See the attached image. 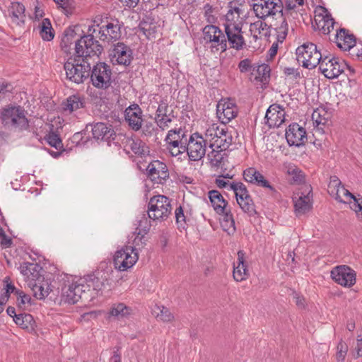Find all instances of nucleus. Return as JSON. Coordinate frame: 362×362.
<instances>
[{
    "label": "nucleus",
    "mask_w": 362,
    "mask_h": 362,
    "mask_svg": "<svg viewBox=\"0 0 362 362\" xmlns=\"http://www.w3.org/2000/svg\"><path fill=\"white\" fill-rule=\"evenodd\" d=\"M95 32V25H90L88 27V34L78 35L79 39L75 41V52L78 57L87 60L88 57H98L102 53L103 47L93 36Z\"/></svg>",
    "instance_id": "obj_1"
},
{
    "label": "nucleus",
    "mask_w": 362,
    "mask_h": 362,
    "mask_svg": "<svg viewBox=\"0 0 362 362\" xmlns=\"http://www.w3.org/2000/svg\"><path fill=\"white\" fill-rule=\"evenodd\" d=\"M66 78L79 84L83 83L90 76V65L86 59H69L64 65Z\"/></svg>",
    "instance_id": "obj_2"
},
{
    "label": "nucleus",
    "mask_w": 362,
    "mask_h": 362,
    "mask_svg": "<svg viewBox=\"0 0 362 362\" xmlns=\"http://www.w3.org/2000/svg\"><path fill=\"white\" fill-rule=\"evenodd\" d=\"M206 141H209V147L226 151L233 142L232 134L226 127H219L214 124L205 132Z\"/></svg>",
    "instance_id": "obj_3"
},
{
    "label": "nucleus",
    "mask_w": 362,
    "mask_h": 362,
    "mask_svg": "<svg viewBox=\"0 0 362 362\" xmlns=\"http://www.w3.org/2000/svg\"><path fill=\"white\" fill-rule=\"evenodd\" d=\"M297 61L304 68L313 69L320 65L324 57L313 42H306L296 49Z\"/></svg>",
    "instance_id": "obj_4"
},
{
    "label": "nucleus",
    "mask_w": 362,
    "mask_h": 362,
    "mask_svg": "<svg viewBox=\"0 0 362 362\" xmlns=\"http://www.w3.org/2000/svg\"><path fill=\"white\" fill-rule=\"evenodd\" d=\"M172 211L170 199L164 195L151 197L148 204L147 214L148 218L153 221L166 220Z\"/></svg>",
    "instance_id": "obj_5"
},
{
    "label": "nucleus",
    "mask_w": 362,
    "mask_h": 362,
    "mask_svg": "<svg viewBox=\"0 0 362 362\" xmlns=\"http://www.w3.org/2000/svg\"><path fill=\"white\" fill-rule=\"evenodd\" d=\"M320 69L327 78H336L340 74L348 71L350 74L354 73V69L349 66L346 62L339 57L326 56L320 64Z\"/></svg>",
    "instance_id": "obj_6"
},
{
    "label": "nucleus",
    "mask_w": 362,
    "mask_h": 362,
    "mask_svg": "<svg viewBox=\"0 0 362 362\" xmlns=\"http://www.w3.org/2000/svg\"><path fill=\"white\" fill-rule=\"evenodd\" d=\"M99 28L97 30L98 33V38L107 43L117 41L122 36L121 28L123 23L117 18L112 17H106L105 21H102V25H96Z\"/></svg>",
    "instance_id": "obj_7"
},
{
    "label": "nucleus",
    "mask_w": 362,
    "mask_h": 362,
    "mask_svg": "<svg viewBox=\"0 0 362 362\" xmlns=\"http://www.w3.org/2000/svg\"><path fill=\"white\" fill-rule=\"evenodd\" d=\"M25 114V110L21 106L8 107L3 110L1 119L5 125L23 130L28 127V120Z\"/></svg>",
    "instance_id": "obj_8"
},
{
    "label": "nucleus",
    "mask_w": 362,
    "mask_h": 362,
    "mask_svg": "<svg viewBox=\"0 0 362 362\" xmlns=\"http://www.w3.org/2000/svg\"><path fill=\"white\" fill-rule=\"evenodd\" d=\"M112 71L110 65L98 62L90 69V78L93 86L106 90L112 85Z\"/></svg>",
    "instance_id": "obj_9"
},
{
    "label": "nucleus",
    "mask_w": 362,
    "mask_h": 362,
    "mask_svg": "<svg viewBox=\"0 0 362 362\" xmlns=\"http://www.w3.org/2000/svg\"><path fill=\"white\" fill-rule=\"evenodd\" d=\"M253 11L255 16L262 20H265L267 17L274 16L280 13L284 16V5L281 0H252Z\"/></svg>",
    "instance_id": "obj_10"
},
{
    "label": "nucleus",
    "mask_w": 362,
    "mask_h": 362,
    "mask_svg": "<svg viewBox=\"0 0 362 362\" xmlns=\"http://www.w3.org/2000/svg\"><path fill=\"white\" fill-rule=\"evenodd\" d=\"M203 39L206 44H211V48L225 52L228 49L227 40L225 34L216 25H206L203 30Z\"/></svg>",
    "instance_id": "obj_11"
},
{
    "label": "nucleus",
    "mask_w": 362,
    "mask_h": 362,
    "mask_svg": "<svg viewBox=\"0 0 362 362\" xmlns=\"http://www.w3.org/2000/svg\"><path fill=\"white\" fill-rule=\"evenodd\" d=\"M230 188L234 192L238 204L241 209L252 216L257 214L253 201L247 187L243 182H232Z\"/></svg>",
    "instance_id": "obj_12"
},
{
    "label": "nucleus",
    "mask_w": 362,
    "mask_h": 362,
    "mask_svg": "<svg viewBox=\"0 0 362 362\" xmlns=\"http://www.w3.org/2000/svg\"><path fill=\"white\" fill-rule=\"evenodd\" d=\"M138 259L136 249L132 246H125L115 252L113 262L115 269L126 271L132 267Z\"/></svg>",
    "instance_id": "obj_13"
},
{
    "label": "nucleus",
    "mask_w": 362,
    "mask_h": 362,
    "mask_svg": "<svg viewBox=\"0 0 362 362\" xmlns=\"http://www.w3.org/2000/svg\"><path fill=\"white\" fill-rule=\"evenodd\" d=\"M209 141L206 138H203L198 133L189 136L187 140V153L191 160H199L206 153V146Z\"/></svg>",
    "instance_id": "obj_14"
},
{
    "label": "nucleus",
    "mask_w": 362,
    "mask_h": 362,
    "mask_svg": "<svg viewBox=\"0 0 362 362\" xmlns=\"http://www.w3.org/2000/svg\"><path fill=\"white\" fill-rule=\"evenodd\" d=\"M331 277L337 284L350 288L356 284V273L347 265H339L332 269Z\"/></svg>",
    "instance_id": "obj_15"
},
{
    "label": "nucleus",
    "mask_w": 362,
    "mask_h": 362,
    "mask_svg": "<svg viewBox=\"0 0 362 362\" xmlns=\"http://www.w3.org/2000/svg\"><path fill=\"white\" fill-rule=\"evenodd\" d=\"M109 57L113 64L125 66L130 65L133 59L131 48L120 42L115 44L112 48L110 49Z\"/></svg>",
    "instance_id": "obj_16"
},
{
    "label": "nucleus",
    "mask_w": 362,
    "mask_h": 362,
    "mask_svg": "<svg viewBox=\"0 0 362 362\" xmlns=\"http://www.w3.org/2000/svg\"><path fill=\"white\" fill-rule=\"evenodd\" d=\"M334 20L327 9L320 6L315 11V23L313 26L324 35H328L334 29Z\"/></svg>",
    "instance_id": "obj_17"
},
{
    "label": "nucleus",
    "mask_w": 362,
    "mask_h": 362,
    "mask_svg": "<svg viewBox=\"0 0 362 362\" xmlns=\"http://www.w3.org/2000/svg\"><path fill=\"white\" fill-rule=\"evenodd\" d=\"M224 32L227 44L229 47L236 50L243 49L245 45V40L243 35L242 25H225Z\"/></svg>",
    "instance_id": "obj_18"
},
{
    "label": "nucleus",
    "mask_w": 362,
    "mask_h": 362,
    "mask_svg": "<svg viewBox=\"0 0 362 362\" xmlns=\"http://www.w3.org/2000/svg\"><path fill=\"white\" fill-rule=\"evenodd\" d=\"M93 137L96 140L106 141L108 144L117 138L122 137V134L117 135L112 126L103 122H98L90 124Z\"/></svg>",
    "instance_id": "obj_19"
},
{
    "label": "nucleus",
    "mask_w": 362,
    "mask_h": 362,
    "mask_svg": "<svg viewBox=\"0 0 362 362\" xmlns=\"http://www.w3.org/2000/svg\"><path fill=\"white\" fill-rule=\"evenodd\" d=\"M87 281L91 287L92 291L98 293L103 290L110 288L109 274L103 270H98L86 276Z\"/></svg>",
    "instance_id": "obj_20"
},
{
    "label": "nucleus",
    "mask_w": 362,
    "mask_h": 362,
    "mask_svg": "<svg viewBox=\"0 0 362 362\" xmlns=\"http://www.w3.org/2000/svg\"><path fill=\"white\" fill-rule=\"evenodd\" d=\"M238 107L230 99L221 100L216 106V114L223 124H227L237 117Z\"/></svg>",
    "instance_id": "obj_21"
},
{
    "label": "nucleus",
    "mask_w": 362,
    "mask_h": 362,
    "mask_svg": "<svg viewBox=\"0 0 362 362\" xmlns=\"http://www.w3.org/2000/svg\"><path fill=\"white\" fill-rule=\"evenodd\" d=\"M143 116V111L136 103L130 105L124 110L125 120L129 127L135 132L141 129L144 122Z\"/></svg>",
    "instance_id": "obj_22"
},
{
    "label": "nucleus",
    "mask_w": 362,
    "mask_h": 362,
    "mask_svg": "<svg viewBox=\"0 0 362 362\" xmlns=\"http://www.w3.org/2000/svg\"><path fill=\"white\" fill-rule=\"evenodd\" d=\"M304 188V192H300V194L298 193L293 197L296 216L305 214L312 207V188L310 186H305Z\"/></svg>",
    "instance_id": "obj_23"
},
{
    "label": "nucleus",
    "mask_w": 362,
    "mask_h": 362,
    "mask_svg": "<svg viewBox=\"0 0 362 362\" xmlns=\"http://www.w3.org/2000/svg\"><path fill=\"white\" fill-rule=\"evenodd\" d=\"M20 269L27 285L35 281H44L43 269L39 264L23 262Z\"/></svg>",
    "instance_id": "obj_24"
},
{
    "label": "nucleus",
    "mask_w": 362,
    "mask_h": 362,
    "mask_svg": "<svg viewBox=\"0 0 362 362\" xmlns=\"http://www.w3.org/2000/svg\"><path fill=\"white\" fill-rule=\"evenodd\" d=\"M146 170L149 178L158 184H162L169 177L167 165L158 160L151 162Z\"/></svg>",
    "instance_id": "obj_25"
},
{
    "label": "nucleus",
    "mask_w": 362,
    "mask_h": 362,
    "mask_svg": "<svg viewBox=\"0 0 362 362\" xmlns=\"http://www.w3.org/2000/svg\"><path fill=\"white\" fill-rule=\"evenodd\" d=\"M286 139L289 146H300L307 139L306 131L298 123H292L286 131Z\"/></svg>",
    "instance_id": "obj_26"
},
{
    "label": "nucleus",
    "mask_w": 362,
    "mask_h": 362,
    "mask_svg": "<svg viewBox=\"0 0 362 362\" xmlns=\"http://www.w3.org/2000/svg\"><path fill=\"white\" fill-rule=\"evenodd\" d=\"M265 119L270 127H279L285 121L284 110L279 105L273 104L267 110Z\"/></svg>",
    "instance_id": "obj_27"
},
{
    "label": "nucleus",
    "mask_w": 362,
    "mask_h": 362,
    "mask_svg": "<svg viewBox=\"0 0 362 362\" xmlns=\"http://www.w3.org/2000/svg\"><path fill=\"white\" fill-rule=\"evenodd\" d=\"M335 42L339 48L350 50L356 46V37L345 28H340L335 35Z\"/></svg>",
    "instance_id": "obj_28"
},
{
    "label": "nucleus",
    "mask_w": 362,
    "mask_h": 362,
    "mask_svg": "<svg viewBox=\"0 0 362 362\" xmlns=\"http://www.w3.org/2000/svg\"><path fill=\"white\" fill-rule=\"evenodd\" d=\"M80 32L83 33L80 25L69 27L65 30L60 43V46L64 52H69L71 45L74 42L75 43L77 39H79Z\"/></svg>",
    "instance_id": "obj_29"
},
{
    "label": "nucleus",
    "mask_w": 362,
    "mask_h": 362,
    "mask_svg": "<svg viewBox=\"0 0 362 362\" xmlns=\"http://www.w3.org/2000/svg\"><path fill=\"white\" fill-rule=\"evenodd\" d=\"M249 271L245 262V252L243 250L238 252L237 264H234L233 276L236 281H242L249 276Z\"/></svg>",
    "instance_id": "obj_30"
},
{
    "label": "nucleus",
    "mask_w": 362,
    "mask_h": 362,
    "mask_svg": "<svg viewBox=\"0 0 362 362\" xmlns=\"http://www.w3.org/2000/svg\"><path fill=\"white\" fill-rule=\"evenodd\" d=\"M270 67L268 64H255L251 72L250 80L252 82L268 83L270 78Z\"/></svg>",
    "instance_id": "obj_31"
},
{
    "label": "nucleus",
    "mask_w": 362,
    "mask_h": 362,
    "mask_svg": "<svg viewBox=\"0 0 362 362\" xmlns=\"http://www.w3.org/2000/svg\"><path fill=\"white\" fill-rule=\"evenodd\" d=\"M122 137H124L122 144L125 148L131 150L134 154L140 156L146 153L145 144L141 139H134L124 135Z\"/></svg>",
    "instance_id": "obj_32"
},
{
    "label": "nucleus",
    "mask_w": 362,
    "mask_h": 362,
    "mask_svg": "<svg viewBox=\"0 0 362 362\" xmlns=\"http://www.w3.org/2000/svg\"><path fill=\"white\" fill-rule=\"evenodd\" d=\"M209 198L214 211L221 214L227 209L228 202L225 200L222 194L217 190L209 192Z\"/></svg>",
    "instance_id": "obj_33"
},
{
    "label": "nucleus",
    "mask_w": 362,
    "mask_h": 362,
    "mask_svg": "<svg viewBox=\"0 0 362 362\" xmlns=\"http://www.w3.org/2000/svg\"><path fill=\"white\" fill-rule=\"evenodd\" d=\"M84 104L85 101L83 98L78 95H72L63 103V109L64 111H69L71 113L83 108Z\"/></svg>",
    "instance_id": "obj_34"
},
{
    "label": "nucleus",
    "mask_w": 362,
    "mask_h": 362,
    "mask_svg": "<svg viewBox=\"0 0 362 362\" xmlns=\"http://www.w3.org/2000/svg\"><path fill=\"white\" fill-rule=\"evenodd\" d=\"M15 323L22 329L33 330L35 322L33 317L28 313H19L14 320Z\"/></svg>",
    "instance_id": "obj_35"
},
{
    "label": "nucleus",
    "mask_w": 362,
    "mask_h": 362,
    "mask_svg": "<svg viewBox=\"0 0 362 362\" xmlns=\"http://www.w3.org/2000/svg\"><path fill=\"white\" fill-rule=\"evenodd\" d=\"M221 226L223 230L228 234H233L235 231V221L231 214L230 209H226L225 212L221 214Z\"/></svg>",
    "instance_id": "obj_36"
},
{
    "label": "nucleus",
    "mask_w": 362,
    "mask_h": 362,
    "mask_svg": "<svg viewBox=\"0 0 362 362\" xmlns=\"http://www.w3.org/2000/svg\"><path fill=\"white\" fill-rule=\"evenodd\" d=\"M165 141L168 145L167 148L173 156H179L187 150V143H182L181 141H175L165 137Z\"/></svg>",
    "instance_id": "obj_37"
},
{
    "label": "nucleus",
    "mask_w": 362,
    "mask_h": 362,
    "mask_svg": "<svg viewBox=\"0 0 362 362\" xmlns=\"http://www.w3.org/2000/svg\"><path fill=\"white\" fill-rule=\"evenodd\" d=\"M40 35L43 40L50 41L54 37V31L49 18H44L40 25Z\"/></svg>",
    "instance_id": "obj_38"
},
{
    "label": "nucleus",
    "mask_w": 362,
    "mask_h": 362,
    "mask_svg": "<svg viewBox=\"0 0 362 362\" xmlns=\"http://www.w3.org/2000/svg\"><path fill=\"white\" fill-rule=\"evenodd\" d=\"M25 6L20 2H13L10 8L11 16L13 18V22L21 21L24 22L25 15Z\"/></svg>",
    "instance_id": "obj_39"
},
{
    "label": "nucleus",
    "mask_w": 362,
    "mask_h": 362,
    "mask_svg": "<svg viewBox=\"0 0 362 362\" xmlns=\"http://www.w3.org/2000/svg\"><path fill=\"white\" fill-rule=\"evenodd\" d=\"M131 308L122 303L114 304L109 313L110 316L117 317V319L123 318L128 316L131 313Z\"/></svg>",
    "instance_id": "obj_40"
},
{
    "label": "nucleus",
    "mask_w": 362,
    "mask_h": 362,
    "mask_svg": "<svg viewBox=\"0 0 362 362\" xmlns=\"http://www.w3.org/2000/svg\"><path fill=\"white\" fill-rule=\"evenodd\" d=\"M42 283L43 281L37 283L35 281L27 285L33 292V296L37 299H43L49 295L48 288H45Z\"/></svg>",
    "instance_id": "obj_41"
},
{
    "label": "nucleus",
    "mask_w": 362,
    "mask_h": 362,
    "mask_svg": "<svg viewBox=\"0 0 362 362\" xmlns=\"http://www.w3.org/2000/svg\"><path fill=\"white\" fill-rule=\"evenodd\" d=\"M80 299V296L76 294L71 288V284L65 286L62 289V300L69 304H75Z\"/></svg>",
    "instance_id": "obj_42"
},
{
    "label": "nucleus",
    "mask_w": 362,
    "mask_h": 362,
    "mask_svg": "<svg viewBox=\"0 0 362 362\" xmlns=\"http://www.w3.org/2000/svg\"><path fill=\"white\" fill-rule=\"evenodd\" d=\"M329 119V113L323 108H317L312 114V120L317 127L325 125Z\"/></svg>",
    "instance_id": "obj_43"
},
{
    "label": "nucleus",
    "mask_w": 362,
    "mask_h": 362,
    "mask_svg": "<svg viewBox=\"0 0 362 362\" xmlns=\"http://www.w3.org/2000/svg\"><path fill=\"white\" fill-rule=\"evenodd\" d=\"M287 173L291 177V180L294 184H300L305 180L304 173L295 165L288 166Z\"/></svg>",
    "instance_id": "obj_44"
},
{
    "label": "nucleus",
    "mask_w": 362,
    "mask_h": 362,
    "mask_svg": "<svg viewBox=\"0 0 362 362\" xmlns=\"http://www.w3.org/2000/svg\"><path fill=\"white\" fill-rule=\"evenodd\" d=\"M175 117V116L173 115V111L170 110V113L166 114V117L155 116V122L161 130H165L170 127L173 119Z\"/></svg>",
    "instance_id": "obj_45"
},
{
    "label": "nucleus",
    "mask_w": 362,
    "mask_h": 362,
    "mask_svg": "<svg viewBox=\"0 0 362 362\" xmlns=\"http://www.w3.org/2000/svg\"><path fill=\"white\" fill-rule=\"evenodd\" d=\"M166 137H168V139H171L175 141H181L182 143H187V140L189 139L186 132L180 128L178 129H175L168 131Z\"/></svg>",
    "instance_id": "obj_46"
},
{
    "label": "nucleus",
    "mask_w": 362,
    "mask_h": 362,
    "mask_svg": "<svg viewBox=\"0 0 362 362\" xmlns=\"http://www.w3.org/2000/svg\"><path fill=\"white\" fill-rule=\"evenodd\" d=\"M17 305L19 309H25L31 305V298L29 295L25 294L23 291H16Z\"/></svg>",
    "instance_id": "obj_47"
},
{
    "label": "nucleus",
    "mask_w": 362,
    "mask_h": 362,
    "mask_svg": "<svg viewBox=\"0 0 362 362\" xmlns=\"http://www.w3.org/2000/svg\"><path fill=\"white\" fill-rule=\"evenodd\" d=\"M282 17L283 19L281 24L276 26L275 28L277 35V40L281 42H284V40L286 39L288 31V25L287 21L284 16Z\"/></svg>",
    "instance_id": "obj_48"
},
{
    "label": "nucleus",
    "mask_w": 362,
    "mask_h": 362,
    "mask_svg": "<svg viewBox=\"0 0 362 362\" xmlns=\"http://www.w3.org/2000/svg\"><path fill=\"white\" fill-rule=\"evenodd\" d=\"M45 139L51 146L55 148L57 150H60L63 147L62 139L59 136L54 133L51 132L48 134Z\"/></svg>",
    "instance_id": "obj_49"
},
{
    "label": "nucleus",
    "mask_w": 362,
    "mask_h": 362,
    "mask_svg": "<svg viewBox=\"0 0 362 362\" xmlns=\"http://www.w3.org/2000/svg\"><path fill=\"white\" fill-rule=\"evenodd\" d=\"M222 151H223L216 149V148H212V151L208 155L212 165L216 167L221 165L223 159V156L221 153Z\"/></svg>",
    "instance_id": "obj_50"
},
{
    "label": "nucleus",
    "mask_w": 362,
    "mask_h": 362,
    "mask_svg": "<svg viewBox=\"0 0 362 362\" xmlns=\"http://www.w3.org/2000/svg\"><path fill=\"white\" fill-rule=\"evenodd\" d=\"M239 16L233 11L231 8H229L228 11L226 15V23H223V26L225 25H242L241 21H240Z\"/></svg>",
    "instance_id": "obj_51"
},
{
    "label": "nucleus",
    "mask_w": 362,
    "mask_h": 362,
    "mask_svg": "<svg viewBox=\"0 0 362 362\" xmlns=\"http://www.w3.org/2000/svg\"><path fill=\"white\" fill-rule=\"evenodd\" d=\"M229 8H231L241 20L246 18L248 14V12L243 4H237V2H230Z\"/></svg>",
    "instance_id": "obj_52"
},
{
    "label": "nucleus",
    "mask_w": 362,
    "mask_h": 362,
    "mask_svg": "<svg viewBox=\"0 0 362 362\" xmlns=\"http://www.w3.org/2000/svg\"><path fill=\"white\" fill-rule=\"evenodd\" d=\"M160 313L157 314V317L165 322H172L174 320V315L168 308L164 306L158 307Z\"/></svg>",
    "instance_id": "obj_53"
},
{
    "label": "nucleus",
    "mask_w": 362,
    "mask_h": 362,
    "mask_svg": "<svg viewBox=\"0 0 362 362\" xmlns=\"http://www.w3.org/2000/svg\"><path fill=\"white\" fill-rule=\"evenodd\" d=\"M77 281L79 286H83V299L88 300L90 298H93V291L91 287H90L89 283L87 281L86 276L83 279H78Z\"/></svg>",
    "instance_id": "obj_54"
},
{
    "label": "nucleus",
    "mask_w": 362,
    "mask_h": 362,
    "mask_svg": "<svg viewBox=\"0 0 362 362\" xmlns=\"http://www.w3.org/2000/svg\"><path fill=\"white\" fill-rule=\"evenodd\" d=\"M335 199L341 203H346L344 200H343L342 197H354V194L351 193L347 189H346L343 185H341L339 189H337V191L334 192L332 194Z\"/></svg>",
    "instance_id": "obj_55"
},
{
    "label": "nucleus",
    "mask_w": 362,
    "mask_h": 362,
    "mask_svg": "<svg viewBox=\"0 0 362 362\" xmlns=\"http://www.w3.org/2000/svg\"><path fill=\"white\" fill-rule=\"evenodd\" d=\"M348 351V346L346 343L341 341L337 345V352L336 354L337 362H344Z\"/></svg>",
    "instance_id": "obj_56"
},
{
    "label": "nucleus",
    "mask_w": 362,
    "mask_h": 362,
    "mask_svg": "<svg viewBox=\"0 0 362 362\" xmlns=\"http://www.w3.org/2000/svg\"><path fill=\"white\" fill-rule=\"evenodd\" d=\"M150 228V221L148 220V218L146 216V214H143L141 219L139 220V224L138 227L136 228V230L146 235L149 231Z\"/></svg>",
    "instance_id": "obj_57"
},
{
    "label": "nucleus",
    "mask_w": 362,
    "mask_h": 362,
    "mask_svg": "<svg viewBox=\"0 0 362 362\" xmlns=\"http://www.w3.org/2000/svg\"><path fill=\"white\" fill-rule=\"evenodd\" d=\"M139 28L146 36H150L155 33L156 27L150 20L149 24H148L146 22H141L139 25Z\"/></svg>",
    "instance_id": "obj_58"
},
{
    "label": "nucleus",
    "mask_w": 362,
    "mask_h": 362,
    "mask_svg": "<svg viewBox=\"0 0 362 362\" xmlns=\"http://www.w3.org/2000/svg\"><path fill=\"white\" fill-rule=\"evenodd\" d=\"M175 215L178 227L184 228L186 223V217L181 206L175 209Z\"/></svg>",
    "instance_id": "obj_59"
},
{
    "label": "nucleus",
    "mask_w": 362,
    "mask_h": 362,
    "mask_svg": "<svg viewBox=\"0 0 362 362\" xmlns=\"http://www.w3.org/2000/svg\"><path fill=\"white\" fill-rule=\"evenodd\" d=\"M255 64H252L249 59L241 60L238 64V69L241 73L252 72Z\"/></svg>",
    "instance_id": "obj_60"
},
{
    "label": "nucleus",
    "mask_w": 362,
    "mask_h": 362,
    "mask_svg": "<svg viewBox=\"0 0 362 362\" xmlns=\"http://www.w3.org/2000/svg\"><path fill=\"white\" fill-rule=\"evenodd\" d=\"M341 182L337 176H331L328 184V192L332 195L341 186Z\"/></svg>",
    "instance_id": "obj_61"
},
{
    "label": "nucleus",
    "mask_w": 362,
    "mask_h": 362,
    "mask_svg": "<svg viewBox=\"0 0 362 362\" xmlns=\"http://www.w3.org/2000/svg\"><path fill=\"white\" fill-rule=\"evenodd\" d=\"M169 113H170V110L169 109L168 104L165 101L161 100L160 102V103L158 104L155 116L166 117V114H169Z\"/></svg>",
    "instance_id": "obj_62"
},
{
    "label": "nucleus",
    "mask_w": 362,
    "mask_h": 362,
    "mask_svg": "<svg viewBox=\"0 0 362 362\" xmlns=\"http://www.w3.org/2000/svg\"><path fill=\"white\" fill-rule=\"evenodd\" d=\"M354 202L351 203V209L354 210L356 214L362 211V197L358 196L356 197L354 195V197H351Z\"/></svg>",
    "instance_id": "obj_63"
},
{
    "label": "nucleus",
    "mask_w": 362,
    "mask_h": 362,
    "mask_svg": "<svg viewBox=\"0 0 362 362\" xmlns=\"http://www.w3.org/2000/svg\"><path fill=\"white\" fill-rule=\"evenodd\" d=\"M354 358L362 356V335H358L356 344L352 352Z\"/></svg>",
    "instance_id": "obj_64"
}]
</instances>
